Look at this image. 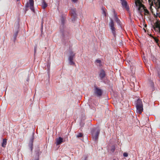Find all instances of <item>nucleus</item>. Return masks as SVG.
Masks as SVG:
<instances>
[{
  "label": "nucleus",
  "mask_w": 160,
  "mask_h": 160,
  "mask_svg": "<svg viewBox=\"0 0 160 160\" xmlns=\"http://www.w3.org/2000/svg\"><path fill=\"white\" fill-rule=\"evenodd\" d=\"M32 146H31V151H32Z\"/></svg>",
  "instance_id": "nucleus-37"
},
{
  "label": "nucleus",
  "mask_w": 160,
  "mask_h": 160,
  "mask_svg": "<svg viewBox=\"0 0 160 160\" xmlns=\"http://www.w3.org/2000/svg\"><path fill=\"white\" fill-rule=\"evenodd\" d=\"M74 2H76L78 0H72Z\"/></svg>",
  "instance_id": "nucleus-33"
},
{
  "label": "nucleus",
  "mask_w": 160,
  "mask_h": 160,
  "mask_svg": "<svg viewBox=\"0 0 160 160\" xmlns=\"http://www.w3.org/2000/svg\"><path fill=\"white\" fill-rule=\"evenodd\" d=\"M61 22H62V23L63 24L64 23H65V19H64V18L63 17H62V18H61Z\"/></svg>",
  "instance_id": "nucleus-26"
},
{
  "label": "nucleus",
  "mask_w": 160,
  "mask_h": 160,
  "mask_svg": "<svg viewBox=\"0 0 160 160\" xmlns=\"http://www.w3.org/2000/svg\"><path fill=\"white\" fill-rule=\"evenodd\" d=\"M83 136V134L82 133H79L78 135H76V137L77 138H81Z\"/></svg>",
  "instance_id": "nucleus-21"
},
{
  "label": "nucleus",
  "mask_w": 160,
  "mask_h": 160,
  "mask_svg": "<svg viewBox=\"0 0 160 160\" xmlns=\"http://www.w3.org/2000/svg\"><path fill=\"white\" fill-rule=\"evenodd\" d=\"M137 108V112L141 114L143 111V105L136 107Z\"/></svg>",
  "instance_id": "nucleus-8"
},
{
  "label": "nucleus",
  "mask_w": 160,
  "mask_h": 160,
  "mask_svg": "<svg viewBox=\"0 0 160 160\" xmlns=\"http://www.w3.org/2000/svg\"><path fill=\"white\" fill-rule=\"evenodd\" d=\"M109 25L112 34L114 37H115L116 36V29L114 27L115 24L112 20H111Z\"/></svg>",
  "instance_id": "nucleus-2"
},
{
  "label": "nucleus",
  "mask_w": 160,
  "mask_h": 160,
  "mask_svg": "<svg viewBox=\"0 0 160 160\" xmlns=\"http://www.w3.org/2000/svg\"><path fill=\"white\" fill-rule=\"evenodd\" d=\"M70 37L69 36H66L65 35H63V38L64 39H66L67 40H68L70 38Z\"/></svg>",
  "instance_id": "nucleus-24"
},
{
  "label": "nucleus",
  "mask_w": 160,
  "mask_h": 160,
  "mask_svg": "<svg viewBox=\"0 0 160 160\" xmlns=\"http://www.w3.org/2000/svg\"><path fill=\"white\" fill-rule=\"evenodd\" d=\"M100 131L99 129L97 128L93 129L92 130L91 133L92 137L94 141H96L98 140Z\"/></svg>",
  "instance_id": "nucleus-1"
},
{
  "label": "nucleus",
  "mask_w": 160,
  "mask_h": 160,
  "mask_svg": "<svg viewBox=\"0 0 160 160\" xmlns=\"http://www.w3.org/2000/svg\"><path fill=\"white\" fill-rule=\"evenodd\" d=\"M123 155L124 157H127L128 156V154L126 152H124L123 154Z\"/></svg>",
  "instance_id": "nucleus-29"
},
{
  "label": "nucleus",
  "mask_w": 160,
  "mask_h": 160,
  "mask_svg": "<svg viewBox=\"0 0 160 160\" xmlns=\"http://www.w3.org/2000/svg\"><path fill=\"white\" fill-rule=\"evenodd\" d=\"M157 21H156L154 23L156 24H159V25H160V21H159L158 20H157Z\"/></svg>",
  "instance_id": "nucleus-27"
},
{
  "label": "nucleus",
  "mask_w": 160,
  "mask_h": 160,
  "mask_svg": "<svg viewBox=\"0 0 160 160\" xmlns=\"http://www.w3.org/2000/svg\"><path fill=\"white\" fill-rule=\"evenodd\" d=\"M120 1L122 2H123V1H125V0H120Z\"/></svg>",
  "instance_id": "nucleus-36"
},
{
  "label": "nucleus",
  "mask_w": 160,
  "mask_h": 160,
  "mask_svg": "<svg viewBox=\"0 0 160 160\" xmlns=\"http://www.w3.org/2000/svg\"><path fill=\"white\" fill-rule=\"evenodd\" d=\"M147 25H145V27H147Z\"/></svg>",
  "instance_id": "nucleus-39"
},
{
  "label": "nucleus",
  "mask_w": 160,
  "mask_h": 160,
  "mask_svg": "<svg viewBox=\"0 0 160 160\" xmlns=\"http://www.w3.org/2000/svg\"><path fill=\"white\" fill-rule=\"evenodd\" d=\"M63 142V138L61 137H59L57 138L56 142V145H58L61 144Z\"/></svg>",
  "instance_id": "nucleus-10"
},
{
  "label": "nucleus",
  "mask_w": 160,
  "mask_h": 160,
  "mask_svg": "<svg viewBox=\"0 0 160 160\" xmlns=\"http://www.w3.org/2000/svg\"><path fill=\"white\" fill-rule=\"evenodd\" d=\"M69 63L70 65H75V63L73 61V60L68 59Z\"/></svg>",
  "instance_id": "nucleus-20"
},
{
  "label": "nucleus",
  "mask_w": 160,
  "mask_h": 160,
  "mask_svg": "<svg viewBox=\"0 0 160 160\" xmlns=\"http://www.w3.org/2000/svg\"><path fill=\"white\" fill-rule=\"evenodd\" d=\"M115 149V147L114 146H112L111 148V151L112 152H113Z\"/></svg>",
  "instance_id": "nucleus-23"
},
{
  "label": "nucleus",
  "mask_w": 160,
  "mask_h": 160,
  "mask_svg": "<svg viewBox=\"0 0 160 160\" xmlns=\"http://www.w3.org/2000/svg\"><path fill=\"white\" fill-rule=\"evenodd\" d=\"M70 14L71 15L72 21H74L77 18L76 9L75 8L71 9L70 12Z\"/></svg>",
  "instance_id": "nucleus-4"
},
{
  "label": "nucleus",
  "mask_w": 160,
  "mask_h": 160,
  "mask_svg": "<svg viewBox=\"0 0 160 160\" xmlns=\"http://www.w3.org/2000/svg\"><path fill=\"white\" fill-rule=\"evenodd\" d=\"M151 86L152 87H153L154 86V83L153 82H151Z\"/></svg>",
  "instance_id": "nucleus-34"
},
{
  "label": "nucleus",
  "mask_w": 160,
  "mask_h": 160,
  "mask_svg": "<svg viewBox=\"0 0 160 160\" xmlns=\"http://www.w3.org/2000/svg\"><path fill=\"white\" fill-rule=\"evenodd\" d=\"M41 153V152L40 151L39 149L38 148V150L35 151V153L36 155L35 158H38H38L39 159V156L40 154Z\"/></svg>",
  "instance_id": "nucleus-14"
},
{
  "label": "nucleus",
  "mask_w": 160,
  "mask_h": 160,
  "mask_svg": "<svg viewBox=\"0 0 160 160\" xmlns=\"http://www.w3.org/2000/svg\"><path fill=\"white\" fill-rule=\"evenodd\" d=\"M159 48H160V47H159Z\"/></svg>",
  "instance_id": "nucleus-42"
},
{
  "label": "nucleus",
  "mask_w": 160,
  "mask_h": 160,
  "mask_svg": "<svg viewBox=\"0 0 160 160\" xmlns=\"http://www.w3.org/2000/svg\"><path fill=\"white\" fill-rule=\"evenodd\" d=\"M102 14H103L105 16H106L107 15V10L104 7H102Z\"/></svg>",
  "instance_id": "nucleus-15"
},
{
  "label": "nucleus",
  "mask_w": 160,
  "mask_h": 160,
  "mask_svg": "<svg viewBox=\"0 0 160 160\" xmlns=\"http://www.w3.org/2000/svg\"><path fill=\"white\" fill-rule=\"evenodd\" d=\"M96 62L98 63H100L101 62V61L100 60L97 59L96 60Z\"/></svg>",
  "instance_id": "nucleus-30"
},
{
  "label": "nucleus",
  "mask_w": 160,
  "mask_h": 160,
  "mask_svg": "<svg viewBox=\"0 0 160 160\" xmlns=\"http://www.w3.org/2000/svg\"><path fill=\"white\" fill-rule=\"evenodd\" d=\"M154 40L156 43L157 45L159 47H160V45L159 43V40L157 38L155 37L154 38Z\"/></svg>",
  "instance_id": "nucleus-16"
},
{
  "label": "nucleus",
  "mask_w": 160,
  "mask_h": 160,
  "mask_svg": "<svg viewBox=\"0 0 160 160\" xmlns=\"http://www.w3.org/2000/svg\"><path fill=\"white\" fill-rule=\"evenodd\" d=\"M34 160H39V158H38H38H35Z\"/></svg>",
  "instance_id": "nucleus-35"
},
{
  "label": "nucleus",
  "mask_w": 160,
  "mask_h": 160,
  "mask_svg": "<svg viewBox=\"0 0 160 160\" xmlns=\"http://www.w3.org/2000/svg\"><path fill=\"white\" fill-rule=\"evenodd\" d=\"M29 3L30 4V8L33 12L35 10L34 7V1L33 0H29Z\"/></svg>",
  "instance_id": "nucleus-7"
},
{
  "label": "nucleus",
  "mask_w": 160,
  "mask_h": 160,
  "mask_svg": "<svg viewBox=\"0 0 160 160\" xmlns=\"http://www.w3.org/2000/svg\"><path fill=\"white\" fill-rule=\"evenodd\" d=\"M28 7V5L27 6V7Z\"/></svg>",
  "instance_id": "nucleus-40"
},
{
  "label": "nucleus",
  "mask_w": 160,
  "mask_h": 160,
  "mask_svg": "<svg viewBox=\"0 0 160 160\" xmlns=\"http://www.w3.org/2000/svg\"><path fill=\"white\" fill-rule=\"evenodd\" d=\"M157 15H156V16H155V14H154V17H155L156 18H157V17H158L159 18H160V13H157Z\"/></svg>",
  "instance_id": "nucleus-32"
},
{
  "label": "nucleus",
  "mask_w": 160,
  "mask_h": 160,
  "mask_svg": "<svg viewBox=\"0 0 160 160\" xmlns=\"http://www.w3.org/2000/svg\"><path fill=\"white\" fill-rule=\"evenodd\" d=\"M75 53H74L73 52L71 51L70 52V55L68 58V59L73 60V58L75 56Z\"/></svg>",
  "instance_id": "nucleus-12"
},
{
  "label": "nucleus",
  "mask_w": 160,
  "mask_h": 160,
  "mask_svg": "<svg viewBox=\"0 0 160 160\" xmlns=\"http://www.w3.org/2000/svg\"><path fill=\"white\" fill-rule=\"evenodd\" d=\"M48 6L47 4L46 3L44 0H43L42 3V7L44 9L45 8Z\"/></svg>",
  "instance_id": "nucleus-17"
},
{
  "label": "nucleus",
  "mask_w": 160,
  "mask_h": 160,
  "mask_svg": "<svg viewBox=\"0 0 160 160\" xmlns=\"http://www.w3.org/2000/svg\"><path fill=\"white\" fill-rule=\"evenodd\" d=\"M114 17H115V19H116L117 18H118V17H117V14L115 13V12L114 11Z\"/></svg>",
  "instance_id": "nucleus-31"
},
{
  "label": "nucleus",
  "mask_w": 160,
  "mask_h": 160,
  "mask_svg": "<svg viewBox=\"0 0 160 160\" xmlns=\"http://www.w3.org/2000/svg\"><path fill=\"white\" fill-rule=\"evenodd\" d=\"M102 92L103 91L101 89L96 86H94V94L97 97L101 96Z\"/></svg>",
  "instance_id": "nucleus-3"
},
{
  "label": "nucleus",
  "mask_w": 160,
  "mask_h": 160,
  "mask_svg": "<svg viewBox=\"0 0 160 160\" xmlns=\"http://www.w3.org/2000/svg\"><path fill=\"white\" fill-rule=\"evenodd\" d=\"M149 2H153L152 0H148ZM154 2H160V0H153Z\"/></svg>",
  "instance_id": "nucleus-22"
},
{
  "label": "nucleus",
  "mask_w": 160,
  "mask_h": 160,
  "mask_svg": "<svg viewBox=\"0 0 160 160\" xmlns=\"http://www.w3.org/2000/svg\"><path fill=\"white\" fill-rule=\"evenodd\" d=\"M135 4L137 6H139L138 10L139 11L140 10L141 8L144 6L141 3L140 0H137L136 1Z\"/></svg>",
  "instance_id": "nucleus-6"
},
{
  "label": "nucleus",
  "mask_w": 160,
  "mask_h": 160,
  "mask_svg": "<svg viewBox=\"0 0 160 160\" xmlns=\"http://www.w3.org/2000/svg\"><path fill=\"white\" fill-rule=\"evenodd\" d=\"M143 105L141 99H138L136 103V107L141 106Z\"/></svg>",
  "instance_id": "nucleus-11"
},
{
  "label": "nucleus",
  "mask_w": 160,
  "mask_h": 160,
  "mask_svg": "<svg viewBox=\"0 0 160 160\" xmlns=\"http://www.w3.org/2000/svg\"><path fill=\"white\" fill-rule=\"evenodd\" d=\"M7 143V139L6 138H4L3 139V142L2 144V146L3 148L6 147V145Z\"/></svg>",
  "instance_id": "nucleus-13"
},
{
  "label": "nucleus",
  "mask_w": 160,
  "mask_h": 160,
  "mask_svg": "<svg viewBox=\"0 0 160 160\" xmlns=\"http://www.w3.org/2000/svg\"><path fill=\"white\" fill-rule=\"evenodd\" d=\"M150 9H151V10L152 11V8L151 6H150Z\"/></svg>",
  "instance_id": "nucleus-38"
},
{
  "label": "nucleus",
  "mask_w": 160,
  "mask_h": 160,
  "mask_svg": "<svg viewBox=\"0 0 160 160\" xmlns=\"http://www.w3.org/2000/svg\"><path fill=\"white\" fill-rule=\"evenodd\" d=\"M37 47L35 46L34 47V54H35L36 52Z\"/></svg>",
  "instance_id": "nucleus-28"
},
{
  "label": "nucleus",
  "mask_w": 160,
  "mask_h": 160,
  "mask_svg": "<svg viewBox=\"0 0 160 160\" xmlns=\"http://www.w3.org/2000/svg\"><path fill=\"white\" fill-rule=\"evenodd\" d=\"M142 8L145 13H146L148 14L149 13L148 11L146 8L144 6Z\"/></svg>",
  "instance_id": "nucleus-19"
},
{
  "label": "nucleus",
  "mask_w": 160,
  "mask_h": 160,
  "mask_svg": "<svg viewBox=\"0 0 160 160\" xmlns=\"http://www.w3.org/2000/svg\"><path fill=\"white\" fill-rule=\"evenodd\" d=\"M115 20L116 22L118 25L121 26V22L120 21L119 19L118 18H117L116 19H115Z\"/></svg>",
  "instance_id": "nucleus-18"
},
{
  "label": "nucleus",
  "mask_w": 160,
  "mask_h": 160,
  "mask_svg": "<svg viewBox=\"0 0 160 160\" xmlns=\"http://www.w3.org/2000/svg\"><path fill=\"white\" fill-rule=\"evenodd\" d=\"M122 4L123 7H124L127 11H129V7L127 5V3L126 1L122 2Z\"/></svg>",
  "instance_id": "nucleus-9"
},
{
  "label": "nucleus",
  "mask_w": 160,
  "mask_h": 160,
  "mask_svg": "<svg viewBox=\"0 0 160 160\" xmlns=\"http://www.w3.org/2000/svg\"><path fill=\"white\" fill-rule=\"evenodd\" d=\"M99 75L100 79L102 80L105 77L106 74L105 71L103 69H102L99 72Z\"/></svg>",
  "instance_id": "nucleus-5"
},
{
  "label": "nucleus",
  "mask_w": 160,
  "mask_h": 160,
  "mask_svg": "<svg viewBox=\"0 0 160 160\" xmlns=\"http://www.w3.org/2000/svg\"><path fill=\"white\" fill-rule=\"evenodd\" d=\"M18 32L17 31L15 33V34L14 35V39L15 40L16 39V38L18 35Z\"/></svg>",
  "instance_id": "nucleus-25"
},
{
  "label": "nucleus",
  "mask_w": 160,
  "mask_h": 160,
  "mask_svg": "<svg viewBox=\"0 0 160 160\" xmlns=\"http://www.w3.org/2000/svg\"><path fill=\"white\" fill-rule=\"evenodd\" d=\"M113 160H115V159L114 158L113 159Z\"/></svg>",
  "instance_id": "nucleus-41"
}]
</instances>
